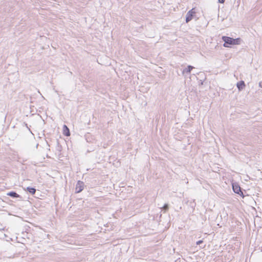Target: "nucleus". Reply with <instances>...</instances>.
Masks as SVG:
<instances>
[{"label": "nucleus", "mask_w": 262, "mask_h": 262, "mask_svg": "<svg viewBox=\"0 0 262 262\" xmlns=\"http://www.w3.org/2000/svg\"><path fill=\"white\" fill-rule=\"evenodd\" d=\"M225 0H218V3L221 4H224Z\"/></svg>", "instance_id": "nucleus-14"}, {"label": "nucleus", "mask_w": 262, "mask_h": 262, "mask_svg": "<svg viewBox=\"0 0 262 262\" xmlns=\"http://www.w3.org/2000/svg\"><path fill=\"white\" fill-rule=\"evenodd\" d=\"M56 142H57L56 149H57V150H58L59 151H61L62 148V146L59 143V141L58 139L56 140Z\"/></svg>", "instance_id": "nucleus-12"}, {"label": "nucleus", "mask_w": 262, "mask_h": 262, "mask_svg": "<svg viewBox=\"0 0 262 262\" xmlns=\"http://www.w3.org/2000/svg\"><path fill=\"white\" fill-rule=\"evenodd\" d=\"M222 40L224 42V47H229L231 45H239L242 41L241 38H233L230 37L223 36H222Z\"/></svg>", "instance_id": "nucleus-1"}, {"label": "nucleus", "mask_w": 262, "mask_h": 262, "mask_svg": "<svg viewBox=\"0 0 262 262\" xmlns=\"http://www.w3.org/2000/svg\"><path fill=\"white\" fill-rule=\"evenodd\" d=\"M85 186L84 183L81 181H78L76 185L75 193H78L81 192L84 189Z\"/></svg>", "instance_id": "nucleus-4"}, {"label": "nucleus", "mask_w": 262, "mask_h": 262, "mask_svg": "<svg viewBox=\"0 0 262 262\" xmlns=\"http://www.w3.org/2000/svg\"><path fill=\"white\" fill-rule=\"evenodd\" d=\"M203 82L202 81V82H201V84H203Z\"/></svg>", "instance_id": "nucleus-17"}, {"label": "nucleus", "mask_w": 262, "mask_h": 262, "mask_svg": "<svg viewBox=\"0 0 262 262\" xmlns=\"http://www.w3.org/2000/svg\"><path fill=\"white\" fill-rule=\"evenodd\" d=\"M161 208L162 209V211H163L164 213H165L169 209V204L165 203Z\"/></svg>", "instance_id": "nucleus-11"}, {"label": "nucleus", "mask_w": 262, "mask_h": 262, "mask_svg": "<svg viewBox=\"0 0 262 262\" xmlns=\"http://www.w3.org/2000/svg\"><path fill=\"white\" fill-rule=\"evenodd\" d=\"M236 86L239 91H242L246 86V84L244 81L241 80L237 83Z\"/></svg>", "instance_id": "nucleus-8"}, {"label": "nucleus", "mask_w": 262, "mask_h": 262, "mask_svg": "<svg viewBox=\"0 0 262 262\" xmlns=\"http://www.w3.org/2000/svg\"><path fill=\"white\" fill-rule=\"evenodd\" d=\"M25 190L32 195L35 194L36 192V189L34 187L29 186L27 187Z\"/></svg>", "instance_id": "nucleus-10"}, {"label": "nucleus", "mask_w": 262, "mask_h": 262, "mask_svg": "<svg viewBox=\"0 0 262 262\" xmlns=\"http://www.w3.org/2000/svg\"><path fill=\"white\" fill-rule=\"evenodd\" d=\"M7 195L12 198H21V196L20 195L17 194L15 191H10L7 193Z\"/></svg>", "instance_id": "nucleus-6"}, {"label": "nucleus", "mask_w": 262, "mask_h": 262, "mask_svg": "<svg viewBox=\"0 0 262 262\" xmlns=\"http://www.w3.org/2000/svg\"><path fill=\"white\" fill-rule=\"evenodd\" d=\"M63 134L65 136H70V131L69 128L66 125H63Z\"/></svg>", "instance_id": "nucleus-7"}, {"label": "nucleus", "mask_w": 262, "mask_h": 262, "mask_svg": "<svg viewBox=\"0 0 262 262\" xmlns=\"http://www.w3.org/2000/svg\"><path fill=\"white\" fill-rule=\"evenodd\" d=\"M194 68V67L192 66L189 65L186 68L184 69L182 73L184 75L185 73L190 74L191 70Z\"/></svg>", "instance_id": "nucleus-9"}, {"label": "nucleus", "mask_w": 262, "mask_h": 262, "mask_svg": "<svg viewBox=\"0 0 262 262\" xmlns=\"http://www.w3.org/2000/svg\"><path fill=\"white\" fill-rule=\"evenodd\" d=\"M196 12L194 10V8L191 9L186 14L185 17V21L186 23L190 21L194 16L195 15Z\"/></svg>", "instance_id": "nucleus-3"}, {"label": "nucleus", "mask_w": 262, "mask_h": 262, "mask_svg": "<svg viewBox=\"0 0 262 262\" xmlns=\"http://www.w3.org/2000/svg\"><path fill=\"white\" fill-rule=\"evenodd\" d=\"M20 130L23 131V132H26L28 131L30 133L32 134V131L29 128V127L28 126V124L26 122H23L21 124V126L19 128Z\"/></svg>", "instance_id": "nucleus-5"}, {"label": "nucleus", "mask_w": 262, "mask_h": 262, "mask_svg": "<svg viewBox=\"0 0 262 262\" xmlns=\"http://www.w3.org/2000/svg\"><path fill=\"white\" fill-rule=\"evenodd\" d=\"M46 143H47V145L50 147V144H49L48 142L46 140Z\"/></svg>", "instance_id": "nucleus-16"}, {"label": "nucleus", "mask_w": 262, "mask_h": 262, "mask_svg": "<svg viewBox=\"0 0 262 262\" xmlns=\"http://www.w3.org/2000/svg\"><path fill=\"white\" fill-rule=\"evenodd\" d=\"M258 85L259 87L262 88V81L259 82Z\"/></svg>", "instance_id": "nucleus-15"}, {"label": "nucleus", "mask_w": 262, "mask_h": 262, "mask_svg": "<svg viewBox=\"0 0 262 262\" xmlns=\"http://www.w3.org/2000/svg\"><path fill=\"white\" fill-rule=\"evenodd\" d=\"M232 188L233 192L238 195H239L241 196H242L243 198L245 197V195L243 193V189L240 187L238 183L235 182L232 183Z\"/></svg>", "instance_id": "nucleus-2"}, {"label": "nucleus", "mask_w": 262, "mask_h": 262, "mask_svg": "<svg viewBox=\"0 0 262 262\" xmlns=\"http://www.w3.org/2000/svg\"><path fill=\"white\" fill-rule=\"evenodd\" d=\"M203 243V240H199L196 242V245H200Z\"/></svg>", "instance_id": "nucleus-13"}]
</instances>
